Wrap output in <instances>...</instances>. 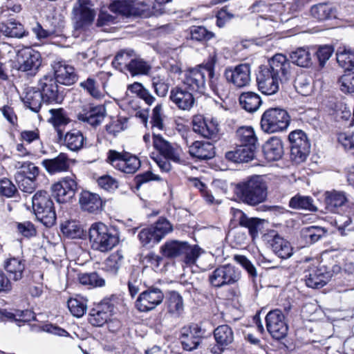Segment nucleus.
<instances>
[{
  "instance_id": "f257e3e1",
  "label": "nucleus",
  "mask_w": 354,
  "mask_h": 354,
  "mask_svg": "<svg viewBox=\"0 0 354 354\" xmlns=\"http://www.w3.org/2000/svg\"><path fill=\"white\" fill-rule=\"evenodd\" d=\"M236 195L245 203L255 206L263 203L268 196V187L261 176H253L236 185Z\"/></svg>"
},
{
  "instance_id": "f03ea898",
  "label": "nucleus",
  "mask_w": 354,
  "mask_h": 354,
  "mask_svg": "<svg viewBox=\"0 0 354 354\" xmlns=\"http://www.w3.org/2000/svg\"><path fill=\"white\" fill-rule=\"evenodd\" d=\"M153 145L160 155L151 156L159 168L165 172L171 170V166L169 160L176 163L183 162V150L176 144L171 143L164 139L160 135L153 134Z\"/></svg>"
},
{
  "instance_id": "7ed1b4c3",
  "label": "nucleus",
  "mask_w": 354,
  "mask_h": 354,
  "mask_svg": "<svg viewBox=\"0 0 354 354\" xmlns=\"http://www.w3.org/2000/svg\"><path fill=\"white\" fill-rule=\"evenodd\" d=\"M91 248L106 253L113 250L119 243V236L102 222L93 223L88 230Z\"/></svg>"
},
{
  "instance_id": "20e7f679",
  "label": "nucleus",
  "mask_w": 354,
  "mask_h": 354,
  "mask_svg": "<svg viewBox=\"0 0 354 354\" xmlns=\"http://www.w3.org/2000/svg\"><path fill=\"white\" fill-rule=\"evenodd\" d=\"M290 122V117L287 111L274 107L270 108L263 112L260 125L263 132L274 133L286 131Z\"/></svg>"
},
{
  "instance_id": "39448f33",
  "label": "nucleus",
  "mask_w": 354,
  "mask_h": 354,
  "mask_svg": "<svg viewBox=\"0 0 354 354\" xmlns=\"http://www.w3.org/2000/svg\"><path fill=\"white\" fill-rule=\"evenodd\" d=\"M32 208L38 221L46 227L53 226L56 221L54 204L45 191H38L32 198Z\"/></svg>"
},
{
  "instance_id": "423d86ee",
  "label": "nucleus",
  "mask_w": 354,
  "mask_h": 354,
  "mask_svg": "<svg viewBox=\"0 0 354 354\" xmlns=\"http://www.w3.org/2000/svg\"><path fill=\"white\" fill-rule=\"evenodd\" d=\"M106 161L115 169L127 174L136 173L141 166V162L136 156L113 149L107 152Z\"/></svg>"
},
{
  "instance_id": "0eeeda50",
  "label": "nucleus",
  "mask_w": 354,
  "mask_h": 354,
  "mask_svg": "<svg viewBox=\"0 0 354 354\" xmlns=\"http://www.w3.org/2000/svg\"><path fill=\"white\" fill-rule=\"evenodd\" d=\"M241 277V272L232 264L220 266L209 275L210 285L216 288L231 286L237 283Z\"/></svg>"
},
{
  "instance_id": "6e6552de",
  "label": "nucleus",
  "mask_w": 354,
  "mask_h": 354,
  "mask_svg": "<svg viewBox=\"0 0 354 354\" xmlns=\"http://www.w3.org/2000/svg\"><path fill=\"white\" fill-rule=\"evenodd\" d=\"M207 63L185 72L183 86L191 92L205 94L207 90Z\"/></svg>"
},
{
  "instance_id": "1a4fd4ad",
  "label": "nucleus",
  "mask_w": 354,
  "mask_h": 354,
  "mask_svg": "<svg viewBox=\"0 0 354 354\" xmlns=\"http://www.w3.org/2000/svg\"><path fill=\"white\" fill-rule=\"evenodd\" d=\"M291 144L290 158L296 164L304 162L310 153V145L301 130L292 131L288 136Z\"/></svg>"
},
{
  "instance_id": "9d476101",
  "label": "nucleus",
  "mask_w": 354,
  "mask_h": 354,
  "mask_svg": "<svg viewBox=\"0 0 354 354\" xmlns=\"http://www.w3.org/2000/svg\"><path fill=\"white\" fill-rule=\"evenodd\" d=\"M41 64L40 53L30 48L26 47L19 50L17 55V69L28 75H35Z\"/></svg>"
},
{
  "instance_id": "9b49d317",
  "label": "nucleus",
  "mask_w": 354,
  "mask_h": 354,
  "mask_svg": "<svg viewBox=\"0 0 354 354\" xmlns=\"http://www.w3.org/2000/svg\"><path fill=\"white\" fill-rule=\"evenodd\" d=\"M192 129L195 133L205 138L216 140L219 138V124L216 118L201 115H194Z\"/></svg>"
},
{
  "instance_id": "f8f14e48",
  "label": "nucleus",
  "mask_w": 354,
  "mask_h": 354,
  "mask_svg": "<svg viewBox=\"0 0 354 354\" xmlns=\"http://www.w3.org/2000/svg\"><path fill=\"white\" fill-rule=\"evenodd\" d=\"M38 89L44 103L59 104L64 100V95L59 91L57 82L52 76L46 75L40 79Z\"/></svg>"
},
{
  "instance_id": "ddd939ff",
  "label": "nucleus",
  "mask_w": 354,
  "mask_h": 354,
  "mask_svg": "<svg viewBox=\"0 0 354 354\" xmlns=\"http://www.w3.org/2000/svg\"><path fill=\"white\" fill-rule=\"evenodd\" d=\"M91 0H77L73 8L76 28H82L93 23L96 12Z\"/></svg>"
},
{
  "instance_id": "4468645a",
  "label": "nucleus",
  "mask_w": 354,
  "mask_h": 354,
  "mask_svg": "<svg viewBox=\"0 0 354 354\" xmlns=\"http://www.w3.org/2000/svg\"><path fill=\"white\" fill-rule=\"evenodd\" d=\"M266 322L267 330L273 338L281 339L286 337L288 328L280 310L270 311L266 317Z\"/></svg>"
},
{
  "instance_id": "2eb2a0df",
  "label": "nucleus",
  "mask_w": 354,
  "mask_h": 354,
  "mask_svg": "<svg viewBox=\"0 0 354 354\" xmlns=\"http://www.w3.org/2000/svg\"><path fill=\"white\" fill-rule=\"evenodd\" d=\"M224 76L227 82L236 88H243L249 85L251 80L250 66L247 64H241L225 69Z\"/></svg>"
},
{
  "instance_id": "dca6fc26",
  "label": "nucleus",
  "mask_w": 354,
  "mask_h": 354,
  "mask_svg": "<svg viewBox=\"0 0 354 354\" xmlns=\"http://www.w3.org/2000/svg\"><path fill=\"white\" fill-rule=\"evenodd\" d=\"M163 299L164 294L160 289L151 287L140 294L136 306L140 312H148L160 305Z\"/></svg>"
},
{
  "instance_id": "f3484780",
  "label": "nucleus",
  "mask_w": 354,
  "mask_h": 354,
  "mask_svg": "<svg viewBox=\"0 0 354 354\" xmlns=\"http://www.w3.org/2000/svg\"><path fill=\"white\" fill-rule=\"evenodd\" d=\"M51 189L58 203H66L74 197L77 184L73 177L67 176L53 185Z\"/></svg>"
},
{
  "instance_id": "a211bd4d",
  "label": "nucleus",
  "mask_w": 354,
  "mask_h": 354,
  "mask_svg": "<svg viewBox=\"0 0 354 354\" xmlns=\"http://www.w3.org/2000/svg\"><path fill=\"white\" fill-rule=\"evenodd\" d=\"M267 68L275 75L281 82L289 80L292 76V64L282 54H277L269 62Z\"/></svg>"
},
{
  "instance_id": "6ab92c4d",
  "label": "nucleus",
  "mask_w": 354,
  "mask_h": 354,
  "mask_svg": "<svg viewBox=\"0 0 354 354\" xmlns=\"http://www.w3.org/2000/svg\"><path fill=\"white\" fill-rule=\"evenodd\" d=\"M279 80L270 72L267 66H261L257 76L259 90L264 95L275 94L279 88Z\"/></svg>"
},
{
  "instance_id": "aec40b11",
  "label": "nucleus",
  "mask_w": 354,
  "mask_h": 354,
  "mask_svg": "<svg viewBox=\"0 0 354 354\" xmlns=\"http://www.w3.org/2000/svg\"><path fill=\"white\" fill-rule=\"evenodd\" d=\"M214 337L216 344L209 348L210 352L213 354H221L234 339V332L227 324L216 327L214 330Z\"/></svg>"
},
{
  "instance_id": "412c9836",
  "label": "nucleus",
  "mask_w": 354,
  "mask_h": 354,
  "mask_svg": "<svg viewBox=\"0 0 354 354\" xmlns=\"http://www.w3.org/2000/svg\"><path fill=\"white\" fill-rule=\"evenodd\" d=\"M201 330L197 324L185 326L180 330V340L183 349L192 351L201 342Z\"/></svg>"
},
{
  "instance_id": "4be33fe9",
  "label": "nucleus",
  "mask_w": 354,
  "mask_h": 354,
  "mask_svg": "<svg viewBox=\"0 0 354 354\" xmlns=\"http://www.w3.org/2000/svg\"><path fill=\"white\" fill-rule=\"evenodd\" d=\"M330 277V272H327L324 266H313L305 271V281L308 287L320 288L328 282Z\"/></svg>"
},
{
  "instance_id": "5701e85b",
  "label": "nucleus",
  "mask_w": 354,
  "mask_h": 354,
  "mask_svg": "<svg viewBox=\"0 0 354 354\" xmlns=\"http://www.w3.org/2000/svg\"><path fill=\"white\" fill-rule=\"evenodd\" d=\"M169 99L180 110L189 111L194 104V97L191 91L181 86H176L170 91Z\"/></svg>"
},
{
  "instance_id": "b1692460",
  "label": "nucleus",
  "mask_w": 354,
  "mask_h": 354,
  "mask_svg": "<svg viewBox=\"0 0 354 354\" xmlns=\"http://www.w3.org/2000/svg\"><path fill=\"white\" fill-rule=\"evenodd\" d=\"M55 80L57 83L64 85H71L77 80V75L73 66L65 61L55 62L53 64Z\"/></svg>"
},
{
  "instance_id": "393cba45",
  "label": "nucleus",
  "mask_w": 354,
  "mask_h": 354,
  "mask_svg": "<svg viewBox=\"0 0 354 354\" xmlns=\"http://www.w3.org/2000/svg\"><path fill=\"white\" fill-rule=\"evenodd\" d=\"M113 306L108 301H104L91 310L89 322L95 326H102L111 318Z\"/></svg>"
},
{
  "instance_id": "a878e982",
  "label": "nucleus",
  "mask_w": 354,
  "mask_h": 354,
  "mask_svg": "<svg viewBox=\"0 0 354 354\" xmlns=\"http://www.w3.org/2000/svg\"><path fill=\"white\" fill-rule=\"evenodd\" d=\"M79 203L82 210L93 214L100 212L103 206L100 195L88 191L81 192Z\"/></svg>"
},
{
  "instance_id": "bb28decb",
  "label": "nucleus",
  "mask_w": 354,
  "mask_h": 354,
  "mask_svg": "<svg viewBox=\"0 0 354 354\" xmlns=\"http://www.w3.org/2000/svg\"><path fill=\"white\" fill-rule=\"evenodd\" d=\"M46 170L50 174L67 171L70 167L71 162L67 154L60 153L57 157L45 159L41 162Z\"/></svg>"
},
{
  "instance_id": "cd10ccee",
  "label": "nucleus",
  "mask_w": 354,
  "mask_h": 354,
  "mask_svg": "<svg viewBox=\"0 0 354 354\" xmlns=\"http://www.w3.org/2000/svg\"><path fill=\"white\" fill-rule=\"evenodd\" d=\"M232 214V221L237 222L241 226L248 229L250 234L254 237L258 234V228L261 221L257 218H249L241 210L232 208L231 209Z\"/></svg>"
},
{
  "instance_id": "c85d7f7f",
  "label": "nucleus",
  "mask_w": 354,
  "mask_h": 354,
  "mask_svg": "<svg viewBox=\"0 0 354 354\" xmlns=\"http://www.w3.org/2000/svg\"><path fill=\"white\" fill-rule=\"evenodd\" d=\"M189 152L192 157L201 160L213 158L215 154L214 145L209 142L196 141L189 146Z\"/></svg>"
},
{
  "instance_id": "c756f323",
  "label": "nucleus",
  "mask_w": 354,
  "mask_h": 354,
  "mask_svg": "<svg viewBox=\"0 0 354 354\" xmlns=\"http://www.w3.org/2000/svg\"><path fill=\"white\" fill-rule=\"evenodd\" d=\"M106 109L103 105L91 107L88 111L78 114V119L93 127L100 125L104 119Z\"/></svg>"
},
{
  "instance_id": "7c9ffc66",
  "label": "nucleus",
  "mask_w": 354,
  "mask_h": 354,
  "mask_svg": "<svg viewBox=\"0 0 354 354\" xmlns=\"http://www.w3.org/2000/svg\"><path fill=\"white\" fill-rule=\"evenodd\" d=\"M256 149L257 147L241 144L236 150L227 152L225 157L234 162H247L254 158Z\"/></svg>"
},
{
  "instance_id": "2f4dec72",
  "label": "nucleus",
  "mask_w": 354,
  "mask_h": 354,
  "mask_svg": "<svg viewBox=\"0 0 354 354\" xmlns=\"http://www.w3.org/2000/svg\"><path fill=\"white\" fill-rule=\"evenodd\" d=\"M263 153L268 161L279 160L283 153L281 140L277 137L271 138L263 146Z\"/></svg>"
},
{
  "instance_id": "473e14b6",
  "label": "nucleus",
  "mask_w": 354,
  "mask_h": 354,
  "mask_svg": "<svg viewBox=\"0 0 354 354\" xmlns=\"http://www.w3.org/2000/svg\"><path fill=\"white\" fill-rule=\"evenodd\" d=\"M270 245L272 251L281 259H288L293 254L292 247L289 241L279 234L273 236Z\"/></svg>"
},
{
  "instance_id": "72a5a7b5",
  "label": "nucleus",
  "mask_w": 354,
  "mask_h": 354,
  "mask_svg": "<svg viewBox=\"0 0 354 354\" xmlns=\"http://www.w3.org/2000/svg\"><path fill=\"white\" fill-rule=\"evenodd\" d=\"M217 62L215 54L209 56L207 62V75L209 77V85L211 89L216 94L223 91L224 84L218 75H216L214 73V66Z\"/></svg>"
},
{
  "instance_id": "f704fd0d",
  "label": "nucleus",
  "mask_w": 354,
  "mask_h": 354,
  "mask_svg": "<svg viewBox=\"0 0 354 354\" xmlns=\"http://www.w3.org/2000/svg\"><path fill=\"white\" fill-rule=\"evenodd\" d=\"M48 112L50 116L48 120L54 126L57 131L58 138L61 140L64 135L61 128L69 122V119L64 110L62 108L51 109L48 110Z\"/></svg>"
},
{
  "instance_id": "c9c22d12",
  "label": "nucleus",
  "mask_w": 354,
  "mask_h": 354,
  "mask_svg": "<svg viewBox=\"0 0 354 354\" xmlns=\"http://www.w3.org/2000/svg\"><path fill=\"white\" fill-rule=\"evenodd\" d=\"M348 201L346 193L340 191H328L324 193L326 208L333 212L336 208L344 205Z\"/></svg>"
},
{
  "instance_id": "e433bc0d",
  "label": "nucleus",
  "mask_w": 354,
  "mask_h": 354,
  "mask_svg": "<svg viewBox=\"0 0 354 354\" xmlns=\"http://www.w3.org/2000/svg\"><path fill=\"white\" fill-rule=\"evenodd\" d=\"M261 102L260 96L254 92L243 93L239 96V103L241 107L250 113L257 111L259 109Z\"/></svg>"
},
{
  "instance_id": "4c0bfd02",
  "label": "nucleus",
  "mask_w": 354,
  "mask_h": 354,
  "mask_svg": "<svg viewBox=\"0 0 354 354\" xmlns=\"http://www.w3.org/2000/svg\"><path fill=\"white\" fill-rule=\"evenodd\" d=\"M4 268L14 281H19L23 277L25 269L24 261L16 257L9 258L5 261Z\"/></svg>"
},
{
  "instance_id": "58836bf2",
  "label": "nucleus",
  "mask_w": 354,
  "mask_h": 354,
  "mask_svg": "<svg viewBox=\"0 0 354 354\" xmlns=\"http://www.w3.org/2000/svg\"><path fill=\"white\" fill-rule=\"evenodd\" d=\"M136 55L133 50H122L117 53L112 64L115 68L121 71L127 70Z\"/></svg>"
},
{
  "instance_id": "ea45409f",
  "label": "nucleus",
  "mask_w": 354,
  "mask_h": 354,
  "mask_svg": "<svg viewBox=\"0 0 354 354\" xmlns=\"http://www.w3.org/2000/svg\"><path fill=\"white\" fill-rule=\"evenodd\" d=\"M61 231L64 235L71 239H80L84 231L82 225L77 221H66L61 224Z\"/></svg>"
},
{
  "instance_id": "a19ab883",
  "label": "nucleus",
  "mask_w": 354,
  "mask_h": 354,
  "mask_svg": "<svg viewBox=\"0 0 354 354\" xmlns=\"http://www.w3.org/2000/svg\"><path fill=\"white\" fill-rule=\"evenodd\" d=\"M22 100L26 107L36 113L38 112L41 107L43 102V98L39 91L35 90L34 88H29Z\"/></svg>"
},
{
  "instance_id": "79ce46f5",
  "label": "nucleus",
  "mask_w": 354,
  "mask_h": 354,
  "mask_svg": "<svg viewBox=\"0 0 354 354\" xmlns=\"http://www.w3.org/2000/svg\"><path fill=\"white\" fill-rule=\"evenodd\" d=\"M236 137L242 145L257 147V137L254 129L250 126L239 127L236 131Z\"/></svg>"
},
{
  "instance_id": "37998d69",
  "label": "nucleus",
  "mask_w": 354,
  "mask_h": 354,
  "mask_svg": "<svg viewBox=\"0 0 354 354\" xmlns=\"http://www.w3.org/2000/svg\"><path fill=\"white\" fill-rule=\"evenodd\" d=\"M185 241H170L166 242L162 247L163 255L168 258H176L183 255L185 250Z\"/></svg>"
},
{
  "instance_id": "c03bdc74",
  "label": "nucleus",
  "mask_w": 354,
  "mask_h": 354,
  "mask_svg": "<svg viewBox=\"0 0 354 354\" xmlns=\"http://www.w3.org/2000/svg\"><path fill=\"white\" fill-rule=\"evenodd\" d=\"M84 138L80 131L74 129L64 136V145L71 151H78L84 146Z\"/></svg>"
},
{
  "instance_id": "a18cd8bd",
  "label": "nucleus",
  "mask_w": 354,
  "mask_h": 354,
  "mask_svg": "<svg viewBox=\"0 0 354 354\" xmlns=\"http://www.w3.org/2000/svg\"><path fill=\"white\" fill-rule=\"evenodd\" d=\"M295 87L304 96L310 95L313 89L311 77L306 73L299 74L295 80Z\"/></svg>"
},
{
  "instance_id": "49530a36",
  "label": "nucleus",
  "mask_w": 354,
  "mask_h": 354,
  "mask_svg": "<svg viewBox=\"0 0 354 354\" xmlns=\"http://www.w3.org/2000/svg\"><path fill=\"white\" fill-rule=\"evenodd\" d=\"M68 308L71 314L77 317H82L87 310V300L80 295L70 298L67 302Z\"/></svg>"
},
{
  "instance_id": "de8ad7c7",
  "label": "nucleus",
  "mask_w": 354,
  "mask_h": 354,
  "mask_svg": "<svg viewBox=\"0 0 354 354\" xmlns=\"http://www.w3.org/2000/svg\"><path fill=\"white\" fill-rule=\"evenodd\" d=\"M161 13H162L161 9L157 10H156L155 6L151 8L149 5L147 4L143 1L132 0L131 15L133 16H141L144 17H149L152 15H157Z\"/></svg>"
},
{
  "instance_id": "09e8293b",
  "label": "nucleus",
  "mask_w": 354,
  "mask_h": 354,
  "mask_svg": "<svg viewBox=\"0 0 354 354\" xmlns=\"http://www.w3.org/2000/svg\"><path fill=\"white\" fill-rule=\"evenodd\" d=\"M301 233L307 243H314L326 236V230L324 227L312 225L303 228Z\"/></svg>"
},
{
  "instance_id": "8fccbe9b",
  "label": "nucleus",
  "mask_w": 354,
  "mask_h": 354,
  "mask_svg": "<svg viewBox=\"0 0 354 354\" xmlns=\"http://www.w3.org/2000/svg\"><path fill=\"white\" fill-rule=\"evenodd\" d=\"M289 205L293 209H302L312 212L317 210V207L313 204V200L311 197L299 194L290 200Z\"/></svg>"
},
{
  "instance_id": "3c124183",
  "label": "nucleus",
  "mask_w": 354,
  "mask_h": 354,
  "mask_svg": "<svg viewBox=\"0 0 354 354\" xmlns=\"http://www.w3.org/2000/svg\"><path fill=\"white\" fill-rule=\"evenodd\" d=\"M150 70V64L136 55L127 71H128L132 76H136L147 75Z\"/></svg>"
},
{
  "instance_id": "603ef678",
  "label": "nucleus",
  "mask_w": 354,
  "mask_h": 354,
  "mask_svg": "<svg viewBox=\"0 0 354 354\" xmlns=\"http://www.w3.org/2000/svg\"><path fill=\"white\" fill-rule=\"evenodd\" d=\"M14 167L17 170L15 174L26 176L33 179H37L39 169L30 162L16 161Z\"/></svg>"
},
{
  "instance_id": "864d4df0",
  "label": "nucleus",
  "mask_w": 354,
  "mask_h": 354,
  "mask_svg": "<svg viewBox=\"0 0 354 354\" xmlns=\"http://www.w3.org/2000/svg\"><path fill=\"white\" fill-rule=\"evenodd\" d=\"M312 16L319 21H324L335 17L332 6L326 3H319L311 8Z\"/></svg>"
},
{
  "instance_id": "5fc2aeb1",
  "label": "nucleus",
  "mask_w": 354,
  "mask_h": 354,
  "mask_svg": "<svg viewBox=\"0 0 354 354\" xmlns=\"http://www.w3.org/2000/svg\"><path fill=\"white\" fill-rule=\"evenodd\" d=\"M167 309L169 313L179 315L184 310V304L182 296L177 292H170L167 300Z\"/></svg>"
},
{
  "instance_id": "6e6d98bb",
  "label": "nucleus",
  "mask_w": 354,
  "mask_h": 354,
  "mask_svg": "<svg viewBox=\"0 0 354 354\" xmlns=\"http://www.w3.org/2000/svg\"><path fill=\"white\" fill-rule=\"evenodd\" d=\"M337 61L339 65L346 71L354 68V50L346 49L338 50Z\"/></svg>"
},
{
  "instance_id": "4d7b16f0",
  "label": "nucleus",
  "mask_w": 354,
  "mask_h": 354,
  "mask_svg": "<svg viewBox=\"0 0 354 354\" xmlns=\"http://www.w3.org/2000/svg\"><path fill=\"white\" fill-rule=\"evenodd\" d=\"M122 259L123 256L120 252H114L104 261L103 269L111 274H115L121 266Z\"/></svg>"
},
{
  "instance_id": "13d9d810",
  "label": "nucleus",
  "mask_w": 354,
  "mask_h": 354,
  "mask_svg": "<svg viewBox=\"0 0 354 354\" xmlns=\"http://www.w3.org/2000/svg\"><path fill=\"white\" fill-rule=\"evenodd\" d=\"M16 182L20 190L31 194L37 187V179H33L21 174L15 175Z\"/></svg>"
},
{
  "instance_id": "bf43d9fd",
  "label": "nucleus",
  "mask_w": 354,
  "mask_h": 354,
  "mask_svg": "<svg viewBox=\"0 0 354 354\" xmlns=\"http://www.w3.org/2000/svg\"><path fill=\"white\" fill-rule=\"evenodd\" d=\"M292 62L301 67L308 66L311 63L309 51L304 48H299L291 53Z\"/></svg>"
},
{
  "instance_id": "052dcab7",
  "label": "nucleus",
  "mask_w": 354,
  "mask_h": 354,
  "mask_svg": "<svg viewBox=\"0 0 354 354\" xmlns=\"http://www.w3.org/2000/svg\"><path fill=\"white\" fill-rule=\"evenodd\" d=\"M138 237L143 246L156 244L160 242L151 225L148 227L143 228L139 232Z\"/></svg>"
},
{
  "instance_id": "680f3d73",
  "label": "nucleus",
  "mask_w": 354,
  "mask_h": 354,
  "mask_svg": "<svg viewBox=\"0 0 354 354\" xmlns=\"http://www.w3.org/2000/svg\"><path fill=\"white\" fill-rule=\"evenodd\" d=\"M155 231V234L160 241L165 236L173 230L171 224L165 218H159L153 225H151Z\"/></svg>"
},
{
  "instance_id": "e2e57ef3",
  "label": "nucleus",
  "mask_w": 354,
  "mask_h": 354,
  "mask_svg": "<svg viewBox=\"0 0 354 354\" xmlns=\"http://www.w3.org/2000/svg\"><path fill=\"white\" fill-rule=\"evenodd\" d=\"M28 311L15 310V313L8 311L6 309L0 308V322L15 321L26 322V315Z\"/></svg>"
},
{
  "instance_id": "0e129e2a",
  "label": "nucleus",
  "mask_w": 354,
  "mask_h": 354,
  "mask_svg": "<svg viewBox=\"0 0 354 354\" xmlns=\"http://www.w3.org/2000/svg\"><path fill=\"white\" fill-rule=\"evenodd\" d=\"M79 281L80 283L82 285L90 286L93 287L102 286L105 283L104 280L100 278L95 272L80 274Z\"/></svg>"
},
{
  "instance_id": "69168bd1",
  "label": "nucleus",
  "mask_w": 354,
  "mask_h": 354,
  "mask_svg": "<svg viewBox=\"0 0 354 354\" xmlns=\"http://www.w3.org/2000/svg\"><path fill=\"white\" fill-rule=\"evenodd\" d=\"M110 10L124 16H131L132 0H122L111 4Z\"/></svg>"
},
{
  "instance_id": "338daca9",
  "label": "nucleus",
  "mask_w": 354,
  "mask_h": 354,
  "mask_svg": "<svg viewBox=\"0 0 354 354\" xmlns=\"http://www.w3.org/2000/svg\"><path fill=\"white\" fill-rule=\"evenodd\" d=\"M80 85L94 98L100 99L103 96L102 93L93 78L88 77L87 80L80 82Z\"/></svg>"
},
{
  "instance_id": "774afa93",
  "label": "nucleus",
  "mask_w": 354,
  "mask_h": 354,
  "mask_svg": "<svg viewBox=\"0 0 354 354\" xmlns=\"http://www.w3.org/2000/svg\"><path fill=\"white\" fill-rule=\"evenodd\" d=\"M339 88L344 93H354V74L347 73L342 75L338 81Z\"/></svg>"
}]
</instances>
